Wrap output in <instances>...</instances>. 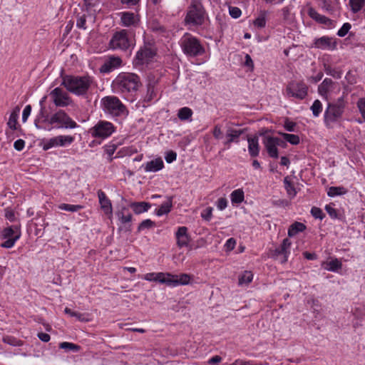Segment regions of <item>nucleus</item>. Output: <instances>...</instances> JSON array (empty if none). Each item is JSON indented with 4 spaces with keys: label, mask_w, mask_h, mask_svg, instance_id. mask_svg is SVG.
Wrapping results in <instances>:
<instances>
[{
    "label": "nucleus",
    "mask_w": 365,
    "mask_h": 365,
    "mask_svg": "<svg viewBox=\"0 0 365 365\" xmlns=\"http://www.w3.org/2000/svg\"><path fill=\"white\" fill-rule=\"evenodd\" d=\"M92 83L93 78L88 76H66L63 78L61 85L75 95L83 96L87 93Z\"/></svg>",
    "instance_id": "2"
},
{
    "label": "nucleus",
    "mask_w": 365,
    "mask_h": 365,
    "mask_svg": "<svg viewBox=\"0 0 365 365\" xmlns=\"http://www.w3.org/2000/svg\"><path fill=\"white\" fill-rule=\"evenodd\" d=\"M50 125H55L57 128L74 129L78 124L63 110H59L43 120Z\"/></svg>",
    "instance_id": "6"
},
{
    "label": "nucleus",
    "mask_w": 365,
    "mask_h": 365,
    "mask_svg": "<svg viewBox=\"0 0 365 365\" xmlns=\"http://www.w3.org/2000/svg\"><path fill=\"white\" fill-rule=\"evenodd\" d=\"M351 27V26L349 23L344 24L341 29L338 31L337 35L340 37L346 36L350 30Z\"/></svg>",
    "instance_id": "49"
},
{
    "label": "nucleus",
    "mask_w": 365,
    "mask_h": 365,
    "mask_svg": "<svg viewBox=\"0 0 365 365\" xmlns=\"http://www.w3.org/2000/svg\"><path fill=\"white\" fill-rule=\"evenodd\" d=\"M306 228L303 223L296 222L293 223L288 230V235L292 237L296 235L299 232H302Z\"/></svg>",
    "instance_id": "30"
},
{
    "label": "nucleus",
    "mask_w": 365,
    "mask_h": 365,
    "mask_svg": "<svg viewBox=\"0 0 365 365\" xmlns=\"http://www.w3.org/2000/svg\"><path fill=\"white\" fill-rule=\"evenodd\" d=\"M296 124L292 121L286 120L284 123V128L287 131H294Z\"/></svg>",
    "instance_id": "62"
},
{
    "label": "nucleus",
    "mask_w": 365,
    "mask_h": 365,
    "mask_svg": "<svg viewBox=\"0 0 365 365\" xmlns=\"http://www.w3.org/2000/svg\"><path fill=\"white\" fill-rule=\"evenodd\" d=\"M212 216V207H207L201 213V217L207 221H209L211 219Z\"/></svg>",
    "instance_id": "50"
},
{
    "label": "nucleus",
    "mask_w": 365,
    "mask_h": 365,
    "mask_svg": "<svg viewBox=\"0 0 365 365\" xmlns=\"http://www.w3.org/2000/svg\"><path fill=\"white\" fill-rule=\"evenodd\" d=\"M283 138L292 145H297L299 143V137L294 134L282 133Z\"/></svg>",
    "instance_id": "41"
},
{
    "label": "nucleus",
    "mask_w": 365,
    "mask_h": 365,
    "mask_svg": "<svg viewBox=\"0 0 365 365\" xmlns=\"http://www.w3.org/2000/svg\"><path fill=\"white\" fill-rule=\"evenodd\" d=\"M4 341L11 344L12 346H21L22 345V342L19 340L16 339L15 338L11 336H6L4 338Z\"/></svg>",
    "instance_id": "51"
},
{
    "label": "nucleus",
    "mask_w": 365,
    "mask_h": 365,
    "mask_svg": "<svg viewBox=\"0 0 365 365\" xmlns=\"http://www.w3.org/2000/svg\"><path fill=\"white\" fill-rule=\"evenodd\" d=\"M205 19V11L202 4L193 1L189 6L185 19V24L191 26L202 25Z\"/></svg>",
    "instance_id": "7"
},
{
    "label": "nucleus",
    "mask_w": 365,
    "mask_h": 365,
    "mask_svg": "<svg viewBox=\"0 0 365 365\" xmlns=\"http://www.w3.org/2000/svg\"><path fill=\"white\" fill-rule=\"evenodd\" d=\"M284 141L282 139L276 137L267 136L264 140V144L268 155L273 158H277L279 157L277 146L282 145Z\"/></svg>",
    "instance_id": "14"
},
{
    "label": "nucleus",
    "mask_w": 365,
    "mask_h": 365,
    "mask_svg": "<svg viewBox=\"0 0 365 365\" xmlns=\"http://www.w3.org/2000/svg\"><path fill=\"white\" fill-rule=\"evenodd\" d=\"M344 106L343 96L338 98L336 103H329V106L324 113V122L327 125H329L341 116Z\"/></svg>",
    "instance_id": "10"
},
{
    "label": "nucleus",
    "mask_w": 365,
    "mask_h": 365,
    "mask_svg": "<svg viewBox=\"0 0 365 365\" xmlns=\"http://www.w3.org/2000/svg\"><path fill=\"white\" fill-rule=\"evenodd\" d=\"M192 115V110L188 107H183L178 110V117L181 120H188Z\"/></svg>",
    "instance_id": "38"
},
{
    "label": "nucleus",
    "mask_w": 365,
    "mask_h": 365,
    "mask_svg": "<svg viewBox=\"0 0 365 365\" xmlns=\"http://www.w3.org/2000/svg\"><path fill=\"white\" fill-rule=\"evenodd\" d=\"M59 347L66 350H71L76 352L79 350V346L70 342H62L60 344Z\"/></svg>",
    "instance_id": "43"
},
{
    "label": "nucleus",
    "mask_w": 365,
    "mask_h": 365,
    "mask_svg": "<svg viewBox=\"0 0 365 365\" xmlns=\"http://www.w3.org/2000/svg\"><path fill=\"white\" fill-rule=\"evenodd\" d=\"M176 158H177L176 153H175L173 151H170V152L167 153V154L165 157V159L168 163H171L174 160H176Z\"/></svg>",
    "instance_id": "58"
},
{
    "label": "nucleus",
    "mask_w": 365,
    "mask_h": 365,
    "mask_svg": "<svg viewBox=\"0 0 365 365\" xmlns=\"http://www.w3.org/2000/svg\"><path fill=\"white\" fill-rule=\"evenodd\" d=\"M115 128L110 122L106 120L98 121L89 132L93 138L106 139L115 132Z\"/></svg>",
    "instance_id": "8"
},
{
    "label": "nucleus",
    "mask_w": 365,
    "mask_h": 365,
    "mask_svg": "<svg viewBox=\"0 0 365 365\" xmlns=\"http://www.w3.org/2000/svg\"><path fill=\"white\" fill-rule=\"evenodd\" d=\"M17 233H21L18 226H11L6 227L3 231V237L4 238L14 237Z\"/></svg>",
    "instance_id": "35"
},
{
    "label": "nucleus",
    "mask_w": 365,
    "mask_h": 365,
    "mask_svg": "<svg viewBox=\"0 0 365 365\" xmlns=\"http://www.w3.org/2000/svg\"><path fill=\"white\" fill-rule=\"evenodd\" d=\"M254 25L258 28H264L266 25V19L264 16H259L254 21Z\"/></svg>",
    "instance_id": "54"
},
{
    "label": "nucleus",
    "mask_w": 365,
    "mask_h": 365,
    "mask_svg": "<svg viewBox=\"0 0 365 365\" xmlns=\"http://www.w3.org/2000/svg\"><path fill=\"white\" fill-rule=\"evenodd\" d=\"M140 86V78L138 75L125 72L119 73L112 83L113 90L123 94L136 91Z\"/></svg>",
    "instance_id": "1"
},
{
    "label": "nucleus",
    "mask_w": 365,
    "mask_h": 365,
    "mask_svg": "<svg viewBox=\"0 0 365 365\" xmlns=\"http://www.w3.org/2000/svg\"><path fill=\"white\" fill-rule=\"evenodd\" d=\"M97 194L101 208L102 209L105 215L110 217L113 215V207L111 201L106 196V193L103 190H98Z\"/></svg>",
    "instance_id": "18"
},
{
    "label": "nucleus",
    "mask_w": 365,
    "mask_h": 365,
    "mask_svg": "<svg viewBox=\"0 0 365 365\" xmlns=\"http://www.w3.org/2000/svg\"><path fill=\"white\" fill-rule=\"evenodd\" d=\"M126 210L125 207L122 208L120 211H118L116 215L118 217V220L120 221L122 224L129 223L132 220V215L130 213L125 214V211Z\"/></svg>",
    "instance_id": "36"
},
{
    "label": "nucleus",
    "mask_w": 365,
    "mask_h": 365,
    "mask_svg": "<svg viewBox=\"0 0 365 365\" xmlns=\"http://www.w3.org/2000/svg\"><path fill=\"white\" fill-rule=\"evenodd\" d=\"M164 167L163 161L161 158H155L150 161L147 162L146 163L142 165L144 170L147 173L148 172H158L162 170Z\"/></svg>",
    "instance_id": "21"
},
{
    "label": "nucleus",
    "mask_w": 365,
    "mask_h": 365,
    "mask_svg": "<svg viewBox=\"0 0 365 365\" xmlns=\"http://www.w3.org/2000/svg\"><path fill=\"white\" fill-rule=\"evenodd\" d=\"M244 133L243 130H236L232 128H227L226 130L227 140L224 143L225 145L230 147V145L233 143H238L240 136Z\"/></svg>",
    "instance_id": "22"
},
{
    "label": "nucleus",
    "mask_w": 365,
    "mask_h": 365,
    "mask_svg": "<svg viewBox=\"0 0 365 365\" xmlns=\"http://www.w3.org/2000/svg\"><path fill=\"white\" fill-rule=\"evenodd\" d=\"M335 21L329 19V18H327L324 16H321V24L323 25V27L324 28H326V29H331V28H334L335 26Z\"/></svg>",
    "instance_id": "45"
},
{
    "label": "nucleus",
    "mask_w": 365,
    "mask_h": 365,
    "mask_svg": "<svg viewBox=\"0 0 365 365\" xmlns=\"http://www.w3.org/2000/svg\"><path fill=\"white\" fill-rule=\"evenodd\" d=\"M324 70L326 73L328 75H330L333 76L335 78H341V72L335 68H332L329 66L327 65L326 63L324 64Z\"/></svg>",
    "instance_id": "42"
},
{
    "label": "nucleus",
    "mask_w": 365,
    "mask_h": 365,
    "mask_svg": "<svg viewBox=\"0 0 365 365\" xmlns=\"http://www.w3.org/2000/svg\"><path fill=\"white\" fill-rule=\"evenodd\" d=\"M50 96L53 98V103L58 107H66L71 103L68 94L60 88H54Z\"/></svg>",
    "instance_id": "13"
},
{
    "label": "nucleus",
    "mask_w": 365,
    "mask_h": 365,
    "mask_svg": "<svg viewBox=\"0 0 365 365\" xmlns=\"http://www.w3.org/2000/svg\"><path fill=\"white\" fill-rule=\"evenodd\" d=\"M24 145H25V142L22 139H19V140H16L14 143V148L18 151L22 150L24 148Z\"/></svg>",
    "instance_id": "60"
},
{
    "label": "nucleus",
    "mask_w": 365,
    "mask_h": 365,
    "mask_svg": "<svg viewBox=\"0 0 365 365\" xmlns=\"http://www.w3.org/2000/svg\"><path fill=\"white\" fill-rule=\"evenodd\" d=\"M216 206L218 210H225L227 206V200L225 197H220L217 200L216 202Z\"/></svg>",
    "instance_id": "52"
},
{
    "label": "nucleus",
    "mask_w": 365,
    "mask_h": 365,
    "mask_svg": "<svg viewBox=\"0 0 365 365\" xmlns=\"http://www.w3.org/2000/svg\"><path fill=\"white\" fill-rule=\"evenodd\" d=\"M311 109L312 110L314 115L318 116L319 114V100H316L314 102Z\"/></svg>",
    "instance_id": "61"
},
{
    "label": "nucleus",
    "mask_w": 365,
    "mask_h": 365,
    "mask_svg": "<svg viewBox=\"0 0 365 365\" xmlns=\"http://www.w3.org/2000/svg\"><path fill=\"white\" fill-rule=\"evenodd\" d=\"M5 217H6V219H8L11 222H13L15 220L14 213L11 210H8V209L6 210Z\"/></svg>",
    "instance_id": "64"
},
{
    "label": "nucleus",
    "mask_w": 365,
    "mask_h": 365,
    "mask_svg": "<svg viewBox=\"0 0 365 365\" xmlns=\"http://www.w3.org/2000/svg\"><path fill=\"white\" fill-rule=\"evenodd\" d=\"M74 138L71 135H58L44 140L43 143V149L47 150L53 147H64L71 144Z\"/></svg>",
    "instance_id": "12"
},
{
    "label": "nucleus",
    "mask_w": 365,
    "mask_h": 365,
    "mask_svg": "<svg viewBox=\"0 0 365 365\" xmlns=\"http://www.w3.org/2000/svg\"><path fill=\"white\" fill-rule=\"evenodd\" d=\"M122 59L119 56H110L105 61L101 67V71L103 73H109L122 65Z\"/></svg>",
    "instance_id": "16"
},
{
    "label": "nucleus",
    "mask_w": 365,
    "mask_h": 365,
    "mask_svg": "<svg viewBox=\"0 0 365 365\" xmlns=\"http://www.w3.org/2000/svg\"><path fill=\"white\" fill-rule=\"evenodd\" d=\"M130 207L135 214L139 215L148 211L150 207V205L145 202H138L130 203Z\"/></svg>",
    "instance_id": "28"
},
{
    "label": "nucleus",
    "mask_w": 365,
    "mask_h": 365,
    "mask_svg": "<svg viewBox=\"0 0 365 365\" xmlns=\"http://www.w3.org/2000/svg\"><path fill=\"white\" fill-rule=\"evenodd\" d=\"M38 337L40 340H41L43 342H48L51 339L49 334L43 332L38 333Z\"/></svg>",
    "instance_id": "63"
},
{
    "label": "nucleus",
    "mask_w": 365,
    "mask_h": 365,
    "mask_svg": "<svg viewBox=\"0 0 365 365\" xmlns=\"http://www.w3.org/2000/svg\"><path fill=\"white\" fill-rule=\"evenodd\" d=\"M349 5L351 11L357 13L365 6V0H349Z\"/></svg>",
    "instance_id": "33"
},
{
    "label": "nucleus",
    "mask_w": 365,
    "mask_h": 365,
    "mask_svg": "<svg viewBox=\"0 0 365 365\" xmlns=\"http://www.w3.org/2000/svg\"><path fill=\"white\" fill-rule=\"evenodd\" d=\"M339 92L340 88L337 83H333L329 78H325L321 84V96H325L327 100L331 98V92Z\"/></svg>",
    "instance_id": "17"
},
{
    "label": "nucleus",
    "mask_w": 365,
    "mask_h": 365,
    "mask_svg": "<svg viewBox=\"0 0 365 365\" xmlns=\"http://www.w3.org/2000/svg\"><path fill=\"white\" fill-rule=\"evenodd\" d=\"M212 135L214 138L217 140L222 138V132L221 130V126L220 125H215L212 130Z\"/></svg>",
    "instance_id": "55"
},
{
    "label": "nucleus",
    "mask_w": 365,
    "mask_h": 365,
    "mask_svg": "<svg viewBox=\"0 0 365 365\" xmlns=\"http://www.w3.org/2000/svg\"><path fill=\"white\" fill-rule=\"evenodd\" d=\"M175 237L178 247L182 248L188 246L190 237L187 233V228L186 227H179L175 232Z\"/></svg>",
    "instance_id": "19"
},
{
    "label": "nucleus",
    "mask_w": 365,
    "mask_h": 365,
    "mask_svg": "<svg viewBox=\"0 0 365 365\" xmlns=\"http://www.w3.org/2000/svg\"><path fill=\"white\" fill-rule=\"evenodd\" d=\"M172 199L168 198L166 201H165L160 207L157 210L156 214L158 216H161L170 212L172 207Z\"/></svg>",
    "instance_id": "29"
},
{
    "label": "nucleus",
    "mask_w": 365,
    "mask_h": 365,
    "mask_svg": "<svg viewBox=\"0 0 365 365\" xmlns=\"http://www.w3.org/2000/svg\"><path fill=\"white\" fill-rule=\"evenodd\" d=\"M154 225V222L150 220H143L139 225L138 230H144L146 228H150Z\"/></svg>",
    "instance_id": "56"
},
{
    "label": "nucleus",
    "mask_w": 365,
    "mask_h": 365,
    "mask_svg": "<svg viewBox=\"0 0 365 365\" xmlns=\"http://www.w3.org/2000/svg\"><path fill=\"white\" fill-rule=\"evenodd\" d=\"M66 314H69L71 317H76L80 322H88V319L87 315L80 312L72 311L71 309L66 307L64 309Z\"/></svg>",
    "instance_id": "34"
},
{
    "label": "nucleus",
    "mask_w": 365,
    "mask_h": 365,
    "mask_svg": "<svg viewBox=\"0 0 365 365\" xmlns=\"http://www.w3.org/2000/svg\"><path fill=\"white\" fill-rule=\"evenodd\" d=\"M291 242L288 238L283 240L282 245L275 249L274 256L279 258L282 264L285 263L288 260L290 253Z\"/></svg>",
    "instance_id": "15"
},
{
    "label": "nucleus",
    "mask_w": 365,
    "mask_h": 365,
    "mask_svg": "<svg viewBox=\"0 0 365 365\" xmlns=\"http://www.w3.org/2000/svg\"><path fill=\"white\" fill-rule=\"evenodd\" d=\"M155 55V48L150 43H145L137 52L133 63L135 66L148 63Z\"/></svg>",
    "instance_id": "11"
},
{
    "label": "nucleus",
    "mask_w": 365,
    "mask_h": 365,
    "mask_svg": "<svg viewBox=\"0 0 365 365\" xmlns=\"http://www.w3.org/2000/svg\"><path fill=\"white\" fill-rule=\"evenodd\" d=\"M308 88L301 81H292L286 88L285 93L287 97H292L298 100L304 99L307 95Z\"/></svg>",
    "instance_id": "9"
},
{
    "label": "nucleus",
    "mask_w": 365,
    "mask_h": 365,
    "mask_svg": "<svg viewBox=\"0 0 365 365\" xmlns=\"http://www.w3.org/2000/svg\"><path fill=\"white\" fill-rule=\"evenodd\" d=\"M103 110L113 116H122L128 113L126 107L120 99L114 96L103 97L101 101Z\"/></svg>",
    "instance_id": "5"
},
{
    "label": "nucleus",
    "mask_w": 365,
    "mask_h": 365,
    "mask_svg": "<svg viewBox=\"0 0 365 365\" xmlns=\"http://www.w3.org/2000/svg\"><path fill=\"white\" fill-rule=\"evenodd\" d=\"M325 210L327 212L329 215L332 219L338 218V212L337 210L333 207L332 205H327L325 206Z\"/></svg>",
    "instance_id": "46"
},
{
    "label": "nucleus",
    "mask_w": 365,
    "mask_h": 365,
    "mask_svg": "<svg viewBox=\"0 0 365 365\" xmlns=\"http://www.w3.org/2000/svg\"><path fill=\"white\" fill-rule=\"evenodd\" d=\"M31 106L30 105H27L23 110V113H22V121L23 122H26L29 116L31 114Z\"/></svg>",
    "instance_id": "57"
},
{
    "label": "nucleus",
    "mask_w": 365,
    "mask_h": 365,
    "mask_svg": "<svg viewBox=\"0 0 365 365\" xmlns=\"http://www.w3.org/2000/svg\"><path fill=\"white\" fill-rule=\"evenodd\" d=\"M346 192V190L343 187H330L328 189L327 195L329 197L342 195Z\"/></svg>",
    "instance_id": "39"
},
{
    "label": "nucleus",
    "mask_w": 365,
    "mask_h": 365,
    "mask_svg": "<svg viewBox=\"0 0 365 365\" xmlns=\"http://www.w3.org/2000/svg\"><path fill=\"white\" fill-rule=\"evenodd\" d=\"M324 268L328 271L338 272L342 267L341 262L337 258H331L323 262Z\"/></svg>",
    "instance_id": "24"
},
{
    "label": "nucleus",
    "mask_w": 365,
    "mask_h": 365,
    "mask_svg": "<svg viewBox=\"0 0 365 365\" xmlns=\"http://www.w3.org/2000/svg\"><path fill=\"white\" fill-rule=\"evenodd\" d=\"M177 279H175V287L179 285H187L190 283L192 276L188 274H180L179 275L175 274Z\"/></svg>",
    "instance_id": "32"
},
{
    "label": "nucleus",
    "mask_w": 365,
    "mask_h": 365,
    "mask_svg": "<svg viewBox=\"0 0 365 365\" xmlns=\"http://www.w3.org/2000/svg\"><path fill=\"white\" fill-rule=\"evenodd\" d=\"M336 47V38L322 36L321 37V49L333 51Z\"/></svg>",
    "instance_id": "27"
},
{
    "label": "nucleus",
    "mask_w": 365,
    "mask_h": 365,
    "mask_svg": "<svg viewBox=\"0 0 365 365\" xmlns=\"http://www.w3.org/2000/svg\"><path fill=\"white\" fill-rule=\"evenodd\" d=\"M58 209L66 210L71 212H78L81 210L83 207L80 205H70L66 203L60 204L58 206Z\"/></svg>",
    "instance_id": "37"
},
{
    "label": "nucleus",
    "mask_w": 365,
    "mask_h": 365,
    "mask_svg": "<svg viewBox=\"0 0 365 365\" xmlns=\"http://www.w3.org/2000/svg\"><path fill=\"white\" fill-rule=\"evenodd\" d=\"M21 233H17L14 237L7 238V240L4 243H2L1 247L5 248L12 247L14 245L16 241L19 239Z\"/></svg>",
    "instance_id": "44"
},
{
    "label": "nucleus",
    "mask_w": 365,
    "mask_h": 365,
    "mask_svg": "<svg viewBox=\"0 0 365 365\" xmlns=\"http://www.w3.org/2000/svg\"><path fill=\"white\" fill-rule=\"evenodd\" d=\"M232 202L239 204L241 203L245 198L244 192L241 189H237L232 192L230 195Z\"/></svg>",
    "instance_id": "31"
},
{
    "label": "nucleus",
    "mask_w": 365,
    "mask_h": 365,
    "mask_svg": "<svg viewBox=\"0 0 365 365\" xmlns=\"http://www.w3.org/2000/svg\"><path fill=\"white\" fill-rule=\"evenodd\" d=\"M229 12L232 17L237 19L241 16V10L235 6H230L229 8Z\"/></svg>",
    "instance_id": "53"
},
{
    "label": "nucleus",
    "mask_w": 365,
    "mask_h": 365,
    "mask_svg": "<svg viewBox=\"0 0 365 365\" xmlns=\"http://www.w3.org/2000/svg\"><path fill=\"white\" fill-rule=\"evenodd\" d=\"M20 112V107L16 106L14 108L12 112L10 114L9 120L7 122V125L13 130H16L18 129L19 126L17 125V120L19 118V114Z\"/></svg>",
    "instance_id": "26"
},
{
    "label": "nucleus",
    "mask_w": 365,
    "mask_h": 365,
    "mask_svg": "<svg viewBox=\"0 0 365 365\" xmlns=\"http://www.w3.org/2000/svg\"><path fill=\"white\" fill-rule=\"evenodd\" d=\"M248 151L252 157H257L259 153V145L258 138L255 136L253 138H248Z\"/></svg>",
    "instance_id": "25"
},
{
    "label": "nucleus",
    "mask_w": 365,
    "mask_h": 365,
    "mask_svg": "<svg viewBox=\"0 0 365 365\" xmlns=\"http://www.w3.org/2000/svg\"><path fill=\"white\" fill-rule=\"evenodd\" d=\"M253 279V274L250 271H245L240 277H239V284H247L252 282Z\"/></svg>",
    "instance_id": "40"
},
{
    "label": "nucleus",
    "mask_w": 365,
    "mask_h": 365,
    "mask_svg": "<svg viewBox=\"0 0 365 365\" xmlns=\"http://www.w3.org/2000/svg\"><path fill=\"white\" fill-rule=\"evenodd\" d=\"M307 14L312 19H314L317 22L319 21V15L314 8H312V6H307Z\"/></svg>",
    "instance_id": "47"
},
{
    "label": "nucleus",
    "mask_w": 365,
    "mask_h": 365,
    "mask_svg": "<svg viewBox=\"0 0 365 365\" xmlns=\"http://www.w3.org/2000/svg\"><path fill=\"white\" fill-rule=\"evenodd\" d=\"M357 107L364 120L365 121V97L359 99L357 102Z\"/></svg>",
    "instance_id": "48"
},
{
    "label": "nucleus",
    "mask_w": 365,
    "mask_h": 365,
    "mask_svg": "<svg viewBox=\"0 0 365 365\" xmlns=\"http://www.w3.org/2000/svg\"><path fill=\"white\" fill-rule=\"evenodd\" d=\"M139 21L138 16L134 13L125 11L120 14V23L123 26H137Z\"/></svg>",
    "instance_id": "20"
},
{
    "label": "nucleus",
    "mask_w": 365,
    "mask_h": 365,
    "mask_svg": "<svg viewBox=\"0 0 365 365\" xmlns=\"http://www.w3.org/2000/svg\"><path fill=\"white\" fill-rule=\"evenodd\" d=\"M180 46L185 54L190 57L202 55L205 48L200 41L189 33H186L180 39Z\"/></svg>",
    "instance_id": "4"
},
{
    "label": "nucleus",
    "mask_w": 365,
    "mask_h": 365,
    "mask_svg": "<svg viewBox=\"0 0 365 365\" xmlns=\"http://www.w3.org/2000/svg\"><path fill=\"white\" fill-rule=\"evenodd\" d=\"M86 16L83 15V16H81L80 17L78 18L77 21H76V26L79 29H86Z\"/></svg>",
    "instance_id": "59"
},
{
    "label": "nucleus",
    "mask_w": 365,
    "mask_h": 365,
    "mask_svg": "<svg viewBox=\"0 0 365 365\" xmlns=\"http://www.w3.org/2000/svg\"><path fill=\"white\" fill-rule=\"evenodd\" d=\"M176 279L177 277L175 274H173L168 272H158L156 275V279L158 282L162 284H165L170 287H175Z\"/></svg>",
    "instance_id": "23"
},
{
    "label": "nucleus",
    "mask_w": 365,
    "mask_h": 365,
    "mask_svg": "<svg viewBox=\"0 0 365 365\" xmlns=\"http://www.w3.org/2000/svg\"><path fill=\"white\" fill-rule=\"evenodd\" d=\"M135 45V39L131 31L121 29L113 34L109 41V47L113 50L126 51L132 50Z\"/></svg>",
    "instance_id": "3"
}]
</instances>
